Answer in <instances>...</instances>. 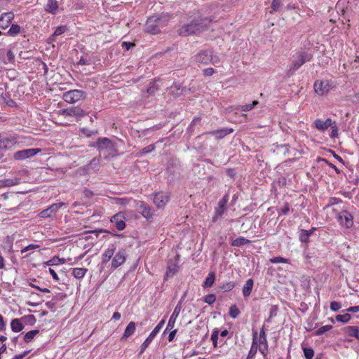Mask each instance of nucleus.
<instances>
[{
  "label": "nucleus",
  "instance_id": "obj_1",
  "mask_svg": "<svg viewBox=\"0 0 359 359\" xmlns=\"http://www.w3.org/2000/svg\"><path fill=\"white\" fill-rule=\"evenodd\" d=\"M212 20L210 17L203 16L198 11L189 13L187 22L178 29L177 33L182 36L200 34L208 29Z\"/></svg>",
  "mask_w": 359,
  "mask_h": 359
},
{
  "label": "nucleus",
  "instance_id": "obj_2",
  "mask_svg": "<svg viewBox=\"0 0 359 359\" xmlns=\"http://www.w3.org/2000/svg\"><path fill=\"white\" fill-rule=\"evenodd\" d=\"M313 53L309 49L298 52L293 55V60L288 69V76L292 75L302 65L310 61L313 57Z\"/></svg>",
  "mask_w": 359,
  "mask_h": 359
},
{
  "label": "nucleus",
  "instance_id": "obj_3",
  "mask_svg": "<svg viewBox=\"0 0 359 359\" xmlns=\"http://www.w3.org/2000/svg\"><path fill=\"white\" fill-rule=\"evenodd\" d=\"M96 146L100 154L104 155L105 159L114 157L117 155L115 144L107 137H101L97 140Z\"/></svg>",
  "mask_w": 359,
  "mask_h": 359
},
{
  "label": "nucleus",
  "instance_id": "obj_4",
  "mask_svg": "<svg viewBox=\"0 0 359 359\" xmlns=\"http://www.w3.org/2000/svg\"><path fill=\"white\" fill-rule=\"evenodd\" d=\"M166 17L151 16L149 17L145 24L144 31L147 33L155 34L160 32V28L165 25L168 21Z\"/></svg>",
  "mask_w": 359,
  "mask_h": 359
},
{
  "label": "nucleus",
  "instance_id": "obj_5",
  "mask_svg": "<svg viewBox=\"0 0 359 359\" xmlns=\"http://www.w3.org/2000/svg\"><path fill=\"white\" fill-rule=\"evenodd\" d=\"M19 144L18 137L15 135H1L0 134V151L15 148Z\"/></svg>",
  "mask_w": 359,
  "mask_h": 359
},
{
  "label": "nucleus",
  "instance_id": "obj_6",
  "mask_svg": "<svg viewBox=\"0 0 359 359\" xmlns=\"http://www.w3.org/2000/svg\"><path fill=\"white\" fill-rule=\"evenodd\" d=\"M313 88L318 95H325L334 88V85L327 80H317L313 84Z\"/></svg>",
  "mask_w": 359,
  "mask_h": 359
},
{
  "label": "nucleus",
  "instance_id": "obj_7",
  "mask_svg": "<svg viewBox=\"0 0 359 359\" xmlns=\"http://www.w3.org/2000/svg\"><path fill=\"white\" fill-rule=\"evenodd\" d=\"M164 324H165V320L163 319L158 323V324L151 331V332L149 334V337L144 340V341L140 346V355H142L145 351V350L148 348V346L150 345L151 341L156 337L157 334L160 332L161 329L162 328V327L163 326Z\"/></svg>",
  "mask_w": 359,
  "mask_h": 359
},
{
  "label": "nucleus",
  "instance_id": "obj_8",
  "mask_svg": "<svg viewBox=\"0 0 359 359\" xmlns=\"http://www.w3.org/2000/svg\"><path fill=\"white\" fill-rule=\"evenodd\" d=\"M196 61L203 65L212 63L215 65L219 62V59L218 57H213L210 51L205 50L196 55Z\"/></svg>",
  "mask_w": 359,
  "mask_h": 359
},
{
  "label": "nucleus",
  "instance_id": "obj_9",
  "mask_svg": "<svg viewBox=\"0 0 359 359\" xmlns=\"http://www.w3.org/2000/svg\"><path fill=\"white\" fill-rule=\"evenodd\" d=\"M84 95V92L80 90H72L62 95L63 100L70 104L80 100Z\"/></svg>",
  "mask_w": 359,
  "mask_h": 359
},
{
  "label": "nucleus",
  "instance_id": "obj_10",
  "mask_svg": "<svg viewBox=\"0 0 359 359\" xmlns=\"http://www.w3.org/2000/svg\"><path fill=\"white\" fill-rule=\"evenodd\" d=\"M60 114L65 118L67 116H72L80 118L86 116L85 111L79 107H71L60 111Z\"/></svg>",
  "mask_w": 359,
  "mask_h": 359
},
{
  "label": "nucleus",
  "instance_id": "obj_11",
  "mask_svg": "<svg viewBox=\"0 0 359 359\" xmlns=\"http://www.w3.org/2000/svg\"><path fill=\"white\" fill-rule=\"evenodd\" d=\"M337 219L341 226L347 229L351 228L353 225V217L347 210L340 212L337 216Z\"/></svg>",
  "mask_w": 359,
  "mask_h": 359
},
{
  "label": "nucleus",
  "instance_id": "obj_12",
  "mask_svg": "<svg viewBox=\"0 0 359 359\" xmlns=\"http://www.w3.org/2000/svg\"><path fill=\"white\" fill-rule=\"evenodd\" d=\"M40 151V149H27L15 152L13 158L15 160H25L36 155Z\"/></svg>",
  "mask_w": 359,
  "mask_h": 359
},
{
  "label": "nucleus",
  "instance_id": "obj_13",
  "mask_svg": "<svg viewBox=\"0 0 359 359\" xmlns=\"http://www.w3.org/2000/svg\"><path fill=\"white\" fill-rule=\"evenodd\" d=\"M126 217L123 212H118L111 217L110 222L114 224L118 231H122L126 228Z\"/></svg>",
  "mask_w": 359,
  "mask_h": 359
},
{
  "label": "nucleus",
  "instance_id": "obj_14",
  "mask_svg": "<svg viewBox=\"0 0 359 359\" xmlns=\"http://www.w3.org/2000/svg\"><path fill=\"white\" fill-rule=\"evenodd\" d=\"M168 201V195L163 192L156 193L154 197V203L158 208L165 207Z\"/></svg>",
  "mask_w": 359,
  "mask_h": 359
},
{
  "label": "nucleus",
  "instance_id": "obj_15",
  "mask_svg": "<svg viewBox=\"0 0 359 359\" xmlns=\"http://www.w3.org/2000/svg\"><path fill=\"white\" fill-rule=\"evenodd\" d=\"M126 260V252L123 250H119L112 259L111 268L117 269L121 266Z\"/></svg>",
  "mask_w": 359,
  "mask_h": 359
},
{
  "label": "nucleus",
  "instance_id": "obj_16",
  "mask_svg": "<svg viewBox=\"0 0 359 359\" xmlns=\"http://www.w3.org/2000/svg\"><path fill=\"white\" fill-rule=\"evenodd\" d=\"M14 18L12 12L4 13L0 17V28L6 29L8 28Z\"/></svg>",
  "mask_w": 359,
  "mask_h": 359
},
{
  "label": "nucleus",
  "instance_id": "obj_17",
  "mask_svg": "<svg viewBox=\"0 0 359 359\" xmlns=\"http://www.w3.org/2000/svg\"><path fill=\"white\" fill-rule=\"evenodd\" d=\"M182 310V303L179 302L177 306H175L167 325V329H172L175 326L176 319L179 316Z\"/></svg>",
  "mask_w": 359,
  "mask_h": 359
},
{
  "label": "nucleus",
  "instance_id": "obj_18",
  "mask_svg": "<svg viewBox=\"0 0 359 359\" xmlns=\"http://www.w3.org/2000/svg\"><path fill=\"white\" fill-rule=\"evenodd\" d=\"M229 200V195L226 194L224 195L222 199L218 202L217 207L215 208L217 215H223L224 212L226 210V205Z\"/></svg>",
  "mask_w": 359,
  "mask_h": 359
},
{
  "label": "nucleus",
  "instance_id": "obj_19",
  "mask_svg": "<svg viewBox=\"0 0 359 359\" xmlns=\"http://www.w3.org/2000/svg\"><path fill=\"white\" fill-rule=\"evenodd\" d=\"M333 122L330 118H327L325 121L318 118L314 121V125L318 130L325 131L332 126Z\"/></svg>",
  "mask_w": 359,
  "mask_h": 359
},
{
  "label": "nucleus",
  "instance_id": "obj_20",
  "mask_svg": "<svg viewBox=\"0 0 359 359\" xmlns=\"http://www.w3.org/2000/svg\"><path fill=\"white\" fill-rule=\"evenodd\" d=\"M178 266L176 263L169 262L168 263L167 270L165 274V279L172 277L178 271Z\"/></svg>",
  "mask_w": 359,
  "mask_h": 359
},
{
  "label": "nucleus",
  "instance_id": "obj_21",
  "mask_svg": "<svg viewBox=\"0 0 359 359\" xmlns=\"http://www.w3.org/2000/svg\"><path fill=\"white\" fill-rule=\"evenodd\" d=\"M116 250L115 245H111L107 250H105L104 252L102 255V263L104 264L109 262V261L111 259Z\"/></svg>",
  "mask_w": 359,
  "mask_h": 359
},
{
  "label": "nucleus",
  "instance_id": "obj_22",
  "mask_svg": "<svg viewBox=\"0 0 359 359\" xmlns=\"http://www.w3.org/2000/svg\"><path fill=\"white\" fill-rule=\"evenodd\" d=\"M140 213L144 218L149 219L153 217V212L151 208L144 203H141L140 205Z\"/></svg>",
  "mask_w": 359,
  "mask_h": 359
},
{
  "label": "nucleus",
  "instance_id": "obj_23",
  "mask_svg": "<svg viewBox=\"0 0 359 359\" xmlns=\"http://www.w3.org/2000/svg\"><path fill=\"white\" fill-rule=\"evenodd\" d=\"M136 329V324L135 322H130L125 329L124 333L121 337V340L128 338L133 335Z\"/></svg>",
  "mask_w": 359,
  "mask_h": 359
},
{
  "label": "nucleus",
  "instance_id": "obj_24",
  "mask_svg": "<svg viewBox=\"0 0 359 359\" xmlns=\"http://www.w3.org/2000/svg\"><path fill=\"white\" fill-rule=\"evenodd\" d=\"M58 9V4L56 0H48L45 6V11L49 13L55 14Z\"/></svg>",
  "mask_w": 359,
  "mask_h": 359
},
{
  "label": "nucleus",
  "instance_id": "obj_25",
  "mask_svg": "<svg viewBox=\"0 0 359 359\" xmlns=\"http://www.w3.org/2000/svg\"><path fill=\"white\" fill-rule=\"evenodd\" d=\"M254 285V281L250 278L246 280L243 287V294L245 297H248L250 295Z\"/></svg>",
  "mask_w": 359,
  "mask_h": 359
},
{
  "label": "nucleus",
  "instance_id": "obj_26",
  "mask_svg": "<svg viewBox=\"0 0 359 359\" xmlns=\"http://www.w3.org/2000/svg\"><path fill=\"white\" fill-rule=\"evenodd\" d=\"M233 132V130L231 128H223V129H219V130H212V131L208 132V133L213 135H217L219 138H223L226 135H227Z\"/></svg>",
  "mask_w": 359,
  "mask_h": 359
},
{
  "label": "nucleus",
  "instance_id": "obj_27",
  "mask_svg": "<svg viewBox=\"0 0 359 359\" xmlns=\"http://www.w3.org/2000/svg\"><path fill=\"white\" fill-rule=\"evenodd\" d=\"M11 328L14 332H19L23 330L24 325L21 323L20 319L15 318L11 320Z\"/></svg>",
  "mask_w": 359,
  "mask_h": 359
},
{
  "label": "nucleus",
  "instance_id": "obj_28",
  "mask_svg": "<svg viewBox=\"0 0 359 359\" xmlns=\"http://www.w3.org/2000/svg\"><path fill=\"white\" fill-rule=\"evenodd\" d=\"M67 30V26H65V25L58 26L55 29L53 35L48 39V43H52L53 41H55V37L61 35L62 34L65 33Z\"/></svg>",
  "mask_w": 359,
  "mask_h": 359
},
{
  "label": "nucleus",
  "instance_id": "obj_29",
  "mask_svg": "<svg viewBox=\"0 0 359 359\" xmlns=\"http://www.w3.org/2000/svg\"><path fill=\"white\" fill-rule=\"evenodd\" d=\"M344 332L348 336L354 337L359 339V330L355 326H347L343 329Z\"/></svg>",
  "mask_w": 359,
  "mask_h": 359
},
{
  "label": "nucleus",
  "instance_id": "obj_30",
  "mask_svg": "<svg viewBox=\"0 0 359 359\" xmlns=\"http://www.w3.org/2000/svg\"><path fill=\"white\" fill-rule=\"evenodd\" d=\"M215 281V273L213 271H211L208 273V276L206 277L203 284V287L204 288H209L211 287L214 283Z\"/></svg>",
  "mask_w": 359,
  "mask_h": 359
},
{
  "label": "nucleus",
  "instance_id": "obj_31",
  "mask_svg": "<svg viewBox=\"0 0 359 359\" xmlns=\"http://www.w3.org/2000/svg\"><path fill=\"white\" fill-rule=\"evenodd\" d=\"M88 269L86 268H74L72 274L76 279L83 278L86 274Z\"/></svg>",
  "mask_w": 359,
  "mask_h": 359
},
{
  "label": "nucleus",
  "instance_id": "obj_32",
  "mask_svg": "<svg viewBox=\"0 0 359 359\" xmlns=\"http://www.w3.org/2000/svg\"><path fill=\"white\" fill-rule=\"evenodd\" d=\"M1 59L5 64L13 63L15 61V54L12 50H9L2 55Z\"/></svg>",
  "mask_w": 359,
  "mask_h": 359
},
{
  "label": "nucleus",
  "instance_id": "obj_33",
  "mask_svg": "<svg viewBox=\"0 0 359 359\" xmlns=\"http://www.w3.org/2000/svg\"><path fill=\"white\" fill-rule=\"evenodd\" d=\"M251 241L244 237H238L234 240H233L231 243V245L232 246H236V247H241V246H243L244 245H246V244H248L250 243Z\"/></svg>",
  "mask_w": 359,
  "mask_h": 359
},
{
  "label": "nucleus",
  "instance_id": "obj_34",
  "mask_svg": "<svg viewBox=\"0 0 359 359\" xmlns=\"http://www.w3.org/2000/svg\"><path fill=\"white\" fill-rule=\"evenodd\" d=\"M256 336H257V332H255L254 337H253L252 344L250 350V351L248 353L247 359H252V358H254L255 355H256V353H257V352L258 348H257V346L256 342H255Z\"/></svg>",
  "mask_w": 359,
  "mask_h": 359
},
{
  "label": "nucleus",
  "instance_id": "obj_35",
  "mask_svg": "<svg viewBox=\"0 0 359 359\" xmlns=\"http://www.w3.org/2000/svg\"><path fill=\"white\" fill-rule=\"evenodd\" d=\"M235 283L233 281H229L227 283H225L218 287V290L220 292H229L232 290L235 287Z\"/></svg>",
  "mask_w": 359,
  "mask_h": 359
},
{
  "label": "nucleus",
  "instance_id": "obj_36",
  "mask_svg": "<svg viewBox=\"0 0 359 359\" xmlns=\"http://www.w3.org/2000/svg\"><path fill=\"white\" fill-rule=\"evenodd\" d=\"M39 332V330H33L31 331H29L25 334L24 336V341L26 343H29L32 341V340L34 338V337Z\"/></svg>",
  "mask_w": 359,
  "mask_h": 359
},
{
  "label": "nucleus",
  "instance_id": "obj_37",
  "mask_svg": "<svg viewBox=\"0 0 359 359\" xmlns=\"http://www.w3.org/2000/svg\"><path fill=\"white\" fill-rule=\"evenodd\" d=\"M259 341L260 344H263L265 346H268V342H267V339H266V334L265 331H264V325L262 326V328L261 329L260 332H259Z\"/></svg>",
  "mask_w": 359,
  "mask_h": 359
},
{
  "label": "nucleus",
  "instance_id": "obj_38",
  "mask_svg": "<svg viewBox=\"0 0 359 359\" xmlns=\"http://www.w3.org/2000/svg\"><path fill=\"white\" fill-rule=\"evenodd\" d=\"M310 232L307 230L302 229L299 234V240L302 243H307L309 240Z\"/></svg>",
  "mask_w": 359,
  "mask_h": 359
},
{
  "label": "nucleus",
  "instance_id": "obj_39",
  "mask_svg": "<svg viewBox=\"0 0 359 359\" xmlns=\"http://www.w3.org/2000/svg\"><path fill=\"white\" fill-rule=\"evenodd\" d=\"M240 310L238 309L236 305H231L229 308V316L232 318H236L240 314Z\"/></svg>",
  "mask_w": 359,
  "mask_h": 359
},
{
  "label": "nucleus",
  "instance_id": "obj_40",
  "mask_svg": "<svg viewBox=\"0 0 359 359\" xmlns=\"http://www.w3.org/2000/svg\"><path fill=\"white\" fill-rule=\"evenodd\" d=\"M331 128V133L330 134V137L331 138H336L339 136V129L338 126L337 125L336 121H334L333 123L330 126Z\"/></svg>",
  "mask_w": 359,
  "mask_h": 359
},
{
  "label": "nucleus",
  "instance_id": "obj_41",
  "mask_svg": "<svg viewBox=\"0 0 359 359\" xmlns=\"http://www.w3.org/2000/svg\"><path fill=\"white\" fill-rule=\"evenodd\" d=\"M336 320L337 321L346 323L351 320V315L348 313L339 314L336 316Z\"/></svg>",
  "mask_w": 359,
  "mask_h": 359
},
{
  "label": "nucleus",
  "instance_id": "obj_42",
  "mask_svg": "<svg viewBox=\"0 0 359 359\" xmlns=\"http://www.w3.org/2000/svg\"><path fill=\"white\" fill-rule=\"evenodd\" d=\"M332 328V326L330 325H326L319 327L315 332V334L317 336L322 335L325 332L330 331Z\"/></svg>",
  "mask_w": 359,
  "mask_h": 359
},
{
  "label": "nucleus",
  "instance_id": "obj_43",
  "mask_svg": "<svg viewBox=\"0 0 359 359\" xmlns=\"http://www.w3.org/2000/svg\"><path fill=\"white\" fill-rule=\"evenodd\" d=\"M269 262L272 264H277V263H285L288 264L290 262V260L288 259L282 257H275L273 258H271L269 259Z\"/></svg>",
  "mask_w": 359,
  "mask_h": 359
},
{
  "label": "nucleus",
  "instance_id": "obj_44",
  "mask_svg": "<svg viewBox=\"0 0 359 359\" xmlns=\"http://www.w3.org/2000/svg\"><path fill=\"white\" fill-rule=\"evenodd\" d=\"M158 90V86L156 84L155 81L151 82L148 87L147 92L151 95H154L155 93Z\"/></svg>",
  "mask_w": 359,
  "mask_h": 359
},
{
  "label": "nucleus",
  "instance_id": "obj_45",
  "mask_svg": "<svg viewBox=\"0 0 359 359\" xmlns=\"http://www.w3.org/2000/svg\"><path fill=\"white\" fill-rule=\"evenodd\" d=\"M258 101L255 100L252 102V104H247L245 105L241 106V110L243 111H248L252 110L256 105L258 104Z\"/></svg>",
  "mask_w": 359,
  "mask_h": 359
},
{
  "label": "nucleus",
  "instance_id": "obj_46",
  "mask_svg": "<svg viewBox=\"0 0 359 359\" xmlns=\"http://www.w3.org/2000/svg\"><path fill=\"white\" fill-rule=\"evenodd\" d=\"M216 301V296L214 294H208L204 297V302L209 305L212 304Z\"/></svg>",
  "mask_w": 359,
  "mask_h": 359
},
{
  "label": "nucleus",
  "instance_id": "obj_47",
  "mask_svg": "<svg viewBox=\"0 0 359 359\" xmlns=\"http://www.w3.org/2000/svg\"><path fill=\"white\" fill-rule=\"evenodd\" d=\"M20 31V27L18 25L13 24L11 26L8 33L10 35H15Z\"/></svg>",
  "mask_w": 359,
  "mask_h": 359
},
{
  "label": "nucleus",
  "instance_id": "obj_48",
  "mask_svg": "<svg viewBox=\"0 0 359 359\" xmlns=\"http://www.w3.org/2000/svg\"><path fill=\"white\" fill-rule=\"evenodd\" d=\"M304 354L306 359H313L314 351L311 348H304Z\"/></svg>",
  "mask_w": 359,
  "mask_h": 359
},
{
  "label": "nucleus",
  "instance_id": "obj_49",
  "mask_svg": "<svg viewBox=\"0 0 359 359\" xmlns=\"http://www.w3.org/2000/svg\"><path fill=\"white\" fill-rule=\"evenodd\" d=\"M80 130L84 135H86V137H90L94 135H96L97 133V132L96 130H91L86 128H81Z\"/></svg>",
  "mask_w": 359,
  "mask_h": 359
},
{
  "label": "nucleus",
  "instance_id": "obj_50",
  "mask_svg": "<svg viewBox=\"0 0 359 359\" xmlns=\"http://www.w3.org/2000/svg\"><path fill=\"white\" fill-rule=\"evenodd\" d=\"M39 248V245H37V244H30V245L25 247L24 248H22L21 250V253L22 254L25 253V252H27L29 250H36V249H37Z\"/></svg>",
  "mask_w": 359,
  "mask_h": 359
},
{
  "label": "nucleus",
  "instance_id": "obj_51",
  "mask_svg": "<svg viewBox=\"0 0 359 359\" xmlns=\"http://www.w3.org/2000/svg\"><path fill=\"white\" fill-rule=\"evenodd\" d=\"M341 308V305L339 302H332L330 303V309L332 311H339L340 309Z\"/></svg>",
  "mask_w": 359,
  "mask_h": 359
},
{
  "label": "nucleus",
  "instance_id": "obj_52",
  "mask_svg": "<svg viewBox=\"0 0 359 359\" xmlns=\"http://www.w3.org/2000/svg\"><path fill=\"white\" fill-rule=\"evenodd\" d=\"M219 332L217 330H214L211 335V339L212 341V344L215 347L217 346V339H218Z\"/></svg>",
  "mask_w": 359,
  "mask_h": 359
},
{
  "label": "nucleus",
  "instance_id": "obj_53",
  "mask_svg": "<svg viewBox=\"0 0 359 359\" xmlns=\"http://www.w3.org/2000/svg\"><path fill=\"white\" fill-rule=\"evenodd\" d=\"M281 7V3L280 0H273L271 3V8L275 11H278L280 8Z\"/></svg>",
  "mask_w": 359,
  "mask_h": 359
},
{
  "label": "nucleus",
  "instance_id": "obj_54",
  "mask_svg": "<svg viewBox=\"0 0 359 359\" xmlns=\"http://www.w3.org/2000/svg\"><path fill=\"white\" fill-rule=\"evenodd\" d=\"M203 73L204 76L207 77V76H210L213 75L215 73V71L213 68L208 67V68L203 69Z\"/></svg>",
  "mask_w": 359,
  "mask_h": 359
},
{
  "label": "nucleus",
  "instance_id": "obj_55",
  "mask_svg": "<svg viewBox=\"0 0 359 359\" xmlns=\"http://www.w3.org/2000/svg\"><path fill=\"white\" fill-rule=\"evenodd\" d=\"M81 65H90L91 61L87 56H82L79 62Z\"/></svg>",
  "mask_w": 359,
  "mask_h": 359
},
{
  "label": "nucleus",
  "instance_id": "obj_56",
  "mask_svg": "<svg viewBox=\"0 0 359 359\" xmlns=\"http://www.w3.org/2000/svg\"><path fill=\"white\" fill-rule=\"evenodd\" d=\"M280 212L283 215H287L290 211V205L287 202L285 203L284 205L279 210Z\"/></svg>",
  "mask_w": 359,
  "mask_h": 359
},
{
  "label": "nucleus",
  "instance_id": "obj_57",
  "mask_svg": "<svg viewBox=\"0 0 359 359\" xmlns=\"http://www.w3.org/2000/svg\"><path fill=\"white\" fill-rule=\"evenodd\" d=\"M63 205H64V203H54V204H52L48 208L49 210H53V212L55 213Z\"/></svg>",
  "mask_w": 359,
  "mask_h": 359
},
{
  "label": "nucleus",
  "instance_id": "obj_58",
  "mask_svg": "<svg viewBox=\"0 0 359 359\" xmlns=\"http://www.w3.org/2000/svg\"><path fill=\"white\" fill-rule=\"evenodd\" d=\"M155 149V145L151 144L144 147L142 150V154H148Z\"/></svg>",
  "mask_w": 359,
  "mask_h": 359
},
{
  "label": "nucleus",
  "instance_id": "obj_59",
  "mask_svg": "<svg viewBox=\"0 0 359 359\" xmlns=\"http://www.w3.org/2000/svg\"><path fill=\"white\" fill-rule=\"evenodd\" d=\"M48 271H49L50 274L52 276L53 280L56 282H58L60 278H59L57 274L56 273V272L55 271V270L51 268H49Z\"/></svg>",
  "mask_w": 359,
  "mask_h": 359
},
{
  "label": "nucleus",
  "instance_id": "obj_60",
  "mask_svg": "<svg viewBox=\"0 0 359 359\" xmlns=\"http://www.w3.org/2000/svg\"><path fill=\"white\" fill-rule=\"evenodd\" d=\"M57 260H60V259L57 257H53V259L48 260V262H45L44 264L48 266H53L57 264Z\"/></svg>",
  "mask_w": 359,
  "mask_h": 359
},
{
  "label": "nucleus",
  "instance_id": "obj_61",
  "mask_svg": "<svg viewBox=\"0 0 359 359\" xmlns=\"http://www.w3.org/2000/svg\"><path fill=\"white\" fill-rule=\"evenodd\" d=\"M48 211H49L48 208L43 210V211H41L40 212L39 216L42 218H47V217H51L50 213H49Z\"/></svg>",
  "mask_w": 359,
  "mask_h": 359
},
{
  "label": "nucleus",
  "instance_id": "obj_62",
  "mask_svg": "<svg viewBox=\"0 0 359 359\" xmlns=\"http://www.w3.org/2000/svg\"><path fill=\"white\" fill-rule=\"evenodd\" d=\"M6 330V324L4 320V317L0 314V331H4Z\"/></svg>",
  "mask_w": 359,
  "mask_h": 359
},
{
  "label": "nucleus",
  "instance_id": "obj_63",
  "mask_svg": "<svg viewBox=\"0 0 359 359\" xmlns=\"http://www.w3.org/2000/svg\"><path fill=\"white\" fill-rule=\"evenodd\" d=\"M348 312L357 313L359 311V306H351L347 309Z\"/></svg>",
  "mask_w": 359,
  "mask_h": 359
},
{
  "label": "nucleus",
  "instance_id": "obj_64",
  "mask_svg": "<svg viewBox=\"0 0 359 359\" xmlns=\"http://www.w3.org/2000/svg\"><path fill=\"white\" fill-rule=\"evenodd\" d=\"M29 351H25L22 354L15 355L13 358L11 359H22L25 356H26L28 354Z\"/></svg>",
  "mask_w": 359,
  "mask_h": 359
}]
</instances>
